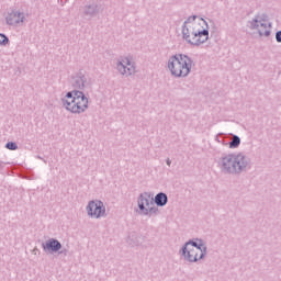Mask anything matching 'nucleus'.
I'll use <instances>...</instances> for the list:
<instances>
[{"label": "nucleus", "instance_id": "6ab92c4d", "mask_svg": "<svg viewBox=\"0 0 281 281\" xmlns=\"http://www.w3.org/2000/svg\"><path fill=\"white\" fill-rule=\"evenodd\" d=\"M196 21V15L189 16L184 23H188L189 25H201V23L194 22Z\"/></svg>", "mask_w": 281, "mask_h": 281}, {"label": "nucleus", "instance_id": "a878e982", "mask_svg": "<svg viewBox=\"0 0 281 281\" xmlns=\"http://www.w3.org/2000/svg\"><path fill=\"white\" fill-rule=\"evenodd\" d=\"M36 251H38V248L33 249V254H36Z\"/></svg>", "mask_w": 281, "mask_h": 281}, {"label": "nucleus", "instance_id": "7ed1b4c3", "mask_svg": "<svg viewBox=\"0 0 281 281\" xmlns=\"http://www.w3.org/2000/svg\"><path fill=\"white\" fill-rule=\"evenodd\" d=\"M167 67L173 78H188L196 64L186 54H176L169 57Z\"/></svg>", "mask_w": 281, "mask_h": 281}, {"label": "nucleus", "instance_id": "f257e3e1", "mask_svg": "<svg viewBox=\"0 0 281 281\" xmlns=\"http://www.w3.org/2000/svg\"><path fill=\"white\" fill-rule=\"evenodd\" d=\"M217 168H220L222 175L240 177L243 172H247L251 168V158L245 153L224 154L217 161Z\"/></svg>", "mask_w": 281, "mask_h": 281}, {"label": "nucleus", "instance_id": "39448f33", "mask_svg": "<svg viewBox=\"0 0 281 281\" xmlns=\"http://www.w3.org/2000/svg\"><path fill=\"white\" fill-rule=\"evenodd\" d=\"M269 16L266 13H259L255 15V18L249 21L250 30H257L259 36H271V24L268 22Z\"/></svg>", "mask_w": 281, "mask_h": 281}, {"label": "nucleus", "instance_id": "412c9836", "mask_svg": "<svg viewBox=\"0 0 281 281\" xmlns=\"http://www.w3.org/2000/svg\"><path fill=\"white\" fill-rule=\"evenodd\" d=\"M5 148H8V150H18L19 145H16L14 142H9L5 144Z\"/></svg>", "mask_w": 281, "mask_h": 281}, {"label": "nucleus", "instance_id": "f3484780", "mask_svg": "<svg viewBox=\"0 0 281 281\" xmlns=\"http://www.w3.org/2000/svg\"><path fill=\"white\" fill-rule=\"evenodd\" d=\"M229 148H238L240 146V137L238 135H234L233 139L228 143Z\"/></svg>", "mask_w": 281, "mask_h": 281}, {"label": "nucleus", "instance_id": "4468645a", "mask_svg": "<svg viewBox=\"0 0 281 281\" xmlns=\"http://www.w3.org/2000/svg\"><path fill=\"white\" fill-rule=\"evenodd\" d=\"M100 13V9H98V4H86L83 7V14L85 16H89L90 19H93V16H98Z\"/></svg>", "mask_w": 281, "mask_h": 281}, {"label": "nucleus", "instance_id": "dca6fc26", "mask_svg": "<svg viewBox=\"0 0 281 281\" xmlns=\"http://www.w3.org/2000/svg\"><path fill=\"white\" fill-rule=\"evenodd\" d=\"M159 214V209L157 206H147V210L143 211L140 216H153Z\"/></svg>", "mask_w": 281, "mask_h": 281}, {"label": "nucleus", "instance_id": "2eb2a0df", "mask_svg": "<svg viewBox=\"0 0 281 281\" xmlns=\"http://www.w3.org/2000/svg\"><path fill=\"white\" fill-rule=\"evenodd\" d=\"M154 203L158 207H164L168 205V195L164 192H159L158 194L155 195Z\"/></svg>", "mask_w": 281, "mask_h": 281}, {"label": "nucleus", "instance_id": "5701e85b", "mask_svg": "<svg viewBox=\"0 0 281 281\" xmlns=\"http://www.w3.org/2000/svg\"><path fill=\"white\" fill-rule=\"evenodd\" d=\"M276 41H277V43H281V31H278L276 33Z\"/></svg>", "mask_w": 281, "mask_h": 281}, {"label": "nucleus", "instance_id": "bb28decb", "mask_svg": "<svg viewBox=\"0 0 281 281\" xmlns=\"http://www.w3.org/2000/svg\"><path fill=\"white\" fill-rule=\"evenodd\" d=\"M2 166H3V162H2V161H0V168H2Z\"/></svg>", "mask_w": 281, "mask_h": 281}, {"label": "nucleus", "instance_id": "b1692460", "mask_svg": "<svg viewBox=\"0 0 281 281\" xmlns=\"http://www.w3.org/2000/svg\"><path fill=\"white\" fill-rule=\"evenodd\" d=\"M166 164H167V166H172V160H170V158H167Z\"/></svg>", "mask_w": 281, "mask_h": 281}, {"label": "nucleus", "instance_id": "423d86ee", "mask_svg": "<svg viewBox=\"0 0 281 281\" xmlns=\"http://www.w3.org/2000/svg\"><path fill=\"white\" fill-rule=\"evenodd\" d=\"M116 70L121 76H135L137 74V66L135 63L131 61L128 57H124L116 60Z\"/></svg>", "mask_w": 281, "mask_h": 281}, {"label": "nucleus", "instance_id": "1a4fd4ad", "mask_svg": "<svg viewBox=\"0 0 281 281\" xmlns=\"http://www.w3.org/2000/svg\"><path fill=\"white\" fill-rule=\"evenodd\" d=\"M180 254L181 256H183L187 262H199V260H203V258H201L203 250L198 248H188L186 246H182Z\"/></svg>", "mask_w": 281, "mask_h": 281}, {"label": "nucleus", "instance_id": "9b49d317", "mask_svg": "<svg viewBox=\"0 0 281 281\" xmlns=\"http://www.w3.org/2000/svg\"><path fill=\"white\" fill-rule=\"evenodd\" d=\"M137 205L139 209L138 214H142L149 205H155L153 195L149 192L140 193L137 199Z\"/></svg>", "mask_w": 281, "mask_h": 281}, {"label": "nucleus", "instance_id": "ddd939ff", "mask_svg": "<svg viewBox=\"0 0 281 281\" xmlns=\"http://www.w3.org/2000/svg\"><path fill=\"white\" fill-rule=\"evenodd\" d=\"M198 241L199 243H196L194 240H189L182 247L201 249L202 254L200 255V258H205V256H207V246H205V244H203V239H198Z\"/></svg>", "mask_w": 281, "mask_h": 281}, {"label": "nucleus", "instance_id": "20e7f679", "mask_svg": "<svg viewBox=\"0 0 281 281\" xmlns=\"http://www.w3.org/2000/svg\"><path fill=\"white\" fill-rule=\"evenodd\" d=\"M61 102L64 109L75 115H81V113H85L89 109V98L80 90L67 92L66 99H63Z\"/></svg>", "mask_w": 281, "mask_h": 281}, {"label": "nucleus", "instance_id": "9d476101", "mask_svg": "<svg viewBox=\"0 0 281 281\" xmlns=\"http://www.w3.org/2000/svg\"><path fill=\"white\" fill-rule=\"evenodd\" d=\"M7 25H11L12 27H19L25 23V13L19 10H12L5 18Z\"/></svg>", "mask_w": 281, "mask_h": 281}, {"label": "nucleus", "instance_id": "6e6552de", "mask_svg": "<svg viewBox=\"0 0 281 281\" xmlns=\"http://www.w3.org/2000/svg\"><path fill=\"white\" fill-rule=\"evenodd\" d=\"M70 85L75 91H85L89 87V79L82 71H78L70 78Z\"/></svg>", "mask_w": 281, "mask_h": 281}, {"label": "nucleus", "instance_id": "aec40b11", "mask_svg": "<svg viewBox=\"0 0 281 281\" xmlns=\"http://www.w3.org/2000/svg\"><path fill=\"white\" fill-rule=\"evenodd\" d=\"M10 43V38L3 33H0V45H8Z\"/></svg>", "mask_w": 281, "mask_h": 281}, {"label": "nucleus", "instance_id": "a211bd4d", "mask_svg": "<svg viewBox=\"0 0 281 281\" xmlns=\"http://www.w3.org/2000/svg\"><path fill=\"white\" fill-rule=\"evenodd\" d=\"M215 142L222 144V146H227L228 144L225 143V138L223 137V133H220L215 136Z\"/></svg>", "mask_w": 281, "mask_h": 281}, {"label": "nucleus", "instance_id": "4be33fe9", "mask_svg": "<svg viewBox=\"0 0 281 281\" xmlns=\"http://www.w3.org/2000/svg\"><path fill=\"white\" fill-rule=\"evenodd\" d=\"M58 254H59V256H68L69 255V249L61 248V250H59Z\"/></svg>", "mask_w": 281, "mask_h": 281}, {"label": "nucleus", "instance_id": "393cba45", "mask_svg": "<svg viewBox=\"0 0 281 281\" xmlns=\"http://www.w3.org/2000/svg\"><path fill=\"white\" fill-rule=\"evenodd\" d=\"M36 251H38V248L33 249V254H36Z\"/></svg>", "mask_w": 281, "mask_h": 281}, {"label": "nucleus", "instance_id": "f03ea898", "mask_svg": "<svg viewBox=\"0 0 281 281\" xmlns=\"http://www.w3.org/2000/svg\"><path fill=\"white\" fill-rule=\"evenodd\" d=\"M202 24H189L184 22L182 25V38L189 45H193L194 47H199V45H203L206 43L207 38H210V30H207V22L201 19ZM205 25L206 27H203Z\"/></svg>", "mask_w": 281, "mask_h": 281}, {"label": "nucleus", "instance_id": "0eeeda50", "mask_svg": "<svg viewBox=\"0 0 281 281\" xmlns=\"http://www.w3.org/2000/svg\"><path fill=\"white\" fill-rule=\"evenodd\" d=\"M86 211L91 218H102V216H106V206H104V202L100 200L90 201Z\"/></svg>", "mask_w": 281, "mask_h": 281}, {"label": "nucleus", "instance_id": "f8f14e48", "mask_svg": "<svg viewBox=\"0 0 281 281\" xmlns=\"http://www.w3.org/2000/svg\"><path fill=\"white\" fill-rule=\"evenodd\" d=\"M42 249L49 251V254H58V251L63 249V244L56 238H49L42 244Z\"/></svg>", "mask_w": 281, "mask_h": 281}]
</instances>
